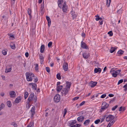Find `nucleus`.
<instances>
[{
  "label": "nucleus",
  "instance_id": "de8ad7c7",
  "mask_svg": "<svg viewBox=\"0 0 127 127\" xmlns=\"http://www.w3.org/2000/svg\"><path fill=\"white\" fill-rule=\"evenodd\" d=\"M108 34H109L110 36H111L113 35V33L111 31H110L108 32Z\"/></svg>",
  "mask_w": 127,
  "mask_h": 127
},
{
  "label": "nucleus",
  "instance_id": "69168bd1",
  "mask_svg": "<svg viewBox=\"0 0 127 127\" xmlns=\"http://www.w3.org/2000/svg\"><path fill=\"white\" fill-rule=\"evenodd\" d=\"M34 81L35 82H36L38 81V79L37 77H35L34 78Z\"/></svg>",
  "mask_w": 127,
  "mask_h": 127
},
{
  "label": "nucleus",
  "instance_id": "8fccbe9b",
  "mask_svg": "<svg viewBox=\"0 0 127 127\" xmlns=\"http://www.w3.org/2000/svg\"><path fill=\"white\" fill-rule=\"evenodd\" d=\"M115 121L114 120H113L112 122L111 121H110L109 123L110 124L111 126L115 123Z\"/></svg>",
  "mask_w": 127,
  "mask_h": 127
},
{
  "label": "nucleus",
  "instance_id": "423d86ee",
  "mask_svg": "<svg viewBox=\"0 0 127 127\" xmlns=\"http://www.w3.org/2000/svg\"><path fill=\"white\" fill-rule=\"evenodd\" d=\"M67 9V7L66 6V2H65L64 3L63 7H62V10L63 12H65L66 11Z\"/></svg>",
  "mask_w": 127,
  "mask_h": 127
},
{
  "label": "nucleus",
  "instance_id": "cd10ccee",
  "mask_svg": "<svg viewBox=\"0 0 127 127\" xmlns=\"http://www.w3.org/2000/svg\"><path fill=\"white\" fill-rule=\"evenodd\" d=\"M10 46L11 48L13 49H14L15 48V45L11 43H10Z\"/></svg>",
  "mask_w": 127,
  "mask_h": 127
},
{
  "label": "nucleus",
  "instance_id": "f257e3e1",
  "mask_svg": "<svg viewBox=\"0 0 127 127\" xmlns=\"http://www.w3.org/2000/svg\"><path fill=\"white\" fill-rule=\"evenodd\" d=\"M112 68L110 71V73L113 76L115 77L117 76L118 74H119V73L121 71L120 69L117 70L116 71H114V70Z\"/></svg>",
  "mask_w": 127,
  "mask_h": 127
},
{
  "label": "nucleus",
  "instance_id": "c03bdc74",
  "mask_svg": "<svg viewBox=\"0 0 127 127\" xmlns=\"http://www.w3.org/2000/svg\"><path fill=\"white\" fill-rule=\"evenodd\" d=\"M100 119H97L95 121V123L96 124H98L100 122Z\"/></svg>",
  "mask_w": 127,
  "mask_h": 127
},
{
  "label": "nucleus",
  "instance_id": "bb28decb",
  "mask_svg": "<svg viewBox=\"0 0 127 127\" xmlns=\"http://www.w3.org/2000/svg\"><path fill=\"white\" fill-rule=\"evenodd\" d=\"M90 122V120H87L85 121L84 122V124L85 126H86L88 125L89 123Z\"/></svg>",
  "mask_w": 127,
  "mask_h": 127
},
{
  "label": "nucleus",
  "instance_id": "c9c22d12",
  "mask_svg": "<svg viewBox=\"0 0 127 127\" xmlns=\"http://www.w3.org/2000/svg\"><path fill=\"white\" fill-rule=\"evenodd\" d=\"M7 104L8 106L9 107H11V102L9 101H8L7 102Z\"/></svg>",
  "mask_w": 127,
  "mask_h": 127
},
{
  "label": "nucleus",
  "instance_id": "7ed1b4c3",
  "mask_svg": "<svg viewBox=\"0 0 127 127\" xmlns=\"http://www.w3.org/2000/svg\"><path fill=\"white\" fill-rule=\"evenodd\" d=\"M60 95L58 94H57L54 96V100L55 102L57 103L60 100Z\"/></svg>",
  "mask_w": 127,
  "mask_h": 127
},
{
  "label": "nucleus",
  "instance_id": "39448f33",
  "mask_svg": "<svg viewBox=\"0 0 127 127\" xmlns=\"http://www.w3.org/2000/svg\"><path fill=\"white\" fill-rule=\"evenodd\" d=\"M109 105L105 102L102 103L101 107V109L103 110L107 108L108 106Z\"/></svg>",
  "mask_w": 127,
  "mask_h": 127
},
{
  "label": "nucleus",
  "instance_id": "864d4df0",
  "mask_svg": "<svg viewBox=\"0 0 127 127\" xmlns=\"http://www.w3.org/2000/svg\"><path fill=\"white\" fill-rule=\"evenodd\" d=\"M123 88H125L124 90L125 91H126L127 90V84L123 86Z\"/></svg>",
  "mask_w": 127,
  "mask_h": 127
},
{
  "label": "nucleus",
  "instance_id": "e433bc0d",
  "mask_svg": "<svg viewBox=\"0 0 127 127\" xmlns=\"http://www.w3.org/2000/svg\"><path fill=\"white\" fill-rule=\"evenodd\" d=\"M57 79L59 80H60L61 79V74L60 73H58L57 75Z\"/></svg>",
  "mask_w": 127,
  "mask_h": 127
},
{
  "label": "nucleus",
  "instance_id": "4468645a",
  "mask_svg": "<svg viewBox=\"0 0 127 127\" xmlns=\"http://www.w3.org/2000/svg\"><path fill=\"white\" fill-rule=\"evenodd\" d=\"M46 19L48 22V25L49 27H50L51 24V20L50 17L47 16H46Z\"/></svg>",
  "mask_w": 127,
  "mask_h": 127
},
{
  "label": "nucleus",
  "instance_id": "aec40b11",
  "mask_svg": "<svg viewBox=\"0 0 127 127\" xmlns=\"http://www.w3.org/2000/svg\"><path fill=\"white\" fill-rule=\"evenodd\" d=\"M83 56L84 59H86L89 57V55L88 54L84 53H83Z\"/></svg>",
  "mask_w": 127,
  "mask_h": 127
},
{
  "label": "nucleus",
  "instance_id": "5fc2aeb1",
  "mask_svg": "<svg viewBox=\"0 0 127 127\" xmlns=\"http://www.w3.org/2000/svg\"><path fill=\"white\" fill-rule=\"evenodd\" d=\"M31 32L32 34H34L35 33L34 29H32L31 30Z\"/></svg>",
  "mask_w": 127,
  "mask_h": 127
},
{
  "label": "nucleus",
  "instance_id": "20e7f679",
  "mask_svg": "<svg viewBox=\"0 0 127 127\" xmlns=\"http://www.w3.org/2000/svg\"><path fill=\"white\" fill-rule=\"evenodd\" d=\"M69 90V89H68L65 88H64L61 92L62 95L65 96L68 93Z\"/></svg>",
  "mask_w": 127,
  "mask_h": 127
},
{
  "label": "nucleus",
  "instance_id": "9d476101",
  "mask_svg": "<svg viewBox=\"0 0 127 127\" xmlns=\"http://www.w3.org/2000/svg\"><path fill=\"white\" fill-rule=\"evenodd\" d=\"M81 47L83 48L88 49V47L86 46V43L83 41L81 42Z\"/></svg>",
  "mask_w": 127,
  "mask_h": 127
},
{
  "label": "nucleus",
  "instance_id": "7c9ffc66",
  "mask_svg": "<svg viewBox=\"0 0 127 127\" xmlns=\"http://www.w3.org/2000/svg\"><path fill=\"white\" fill-rule=\"evenodd\" d=\"M8 35L9 36V38L10 37L11 38L10 39H14V35H13L12 34H8Z\"/></svg>",
  "mask_w": 127,
  "mask_h": 127
},
{
  "label": "nucleus",
  "instance_id": "1a4fd4ad",
  "mask_svg": "<svg viewBox=\"0 0 127 127\" xmlns=\"http://www.w3.org/2000/svg\"><path fill=\"white\" fill-rule=\"evenodd\" d=\"M97 84V82H94L91 81L90 82L89 84L90 86L92 87H94Z\"/></svg>",
  "mask_w": 127,
  "mask_h": 127
},
{
  "label": "nucleus",
  "instance_id": "58836bf2",
  "mask_svg": "<svg viewBox=\"0 0 127 127\" xmlns=\"http://www.w3.org/2000/svg\"><path fill=\"white\" fill-rule=\"evenodd\" d=\"M31 10L29 8H28L27 10V13L28 14H29V15H30V14H31Z\"/></svg>",
  "mask_w": 127,
  "mask_h": 127
},
{
  "label": "nucleus",
  "instance_id": "473e14b6",
  "mask_svg": "<svg viewBox=\"0 0 127 127\" xmlns=\"http://www.w3.org/2000/svg\"><path fill=\"white\" fill-rule=\"evenodd\" d=\"M44 5H43V7H41L40 8V13L41 14V15H43V8H44Z\"/></svg>",
  "mask_w": 127,
  "mask_h": 127
},
{
  "label": "nucleus",
  "instance_id": "c85d7f7f",
  "mask_svg": "<svg viewBox=\"0 0 127 127\" xmlns=\"http://www.w3.org/2000/svg\"><path fill=\"white\" fill-rule=\"evenodd\" d=\"M124 51H123L120 50L117 53L119 54L118 56H120L122 55L124 53Z\"/></svg>",
  "mask_w": 127,
  "mask_h": 127
},
{
  "label": "nucleus",
  "instance_id": "0eeeda50",
  "mask_svg": "<svg viewBox=\"0 0 127 127\" xmlns=\"http://www.w3.org/2000/svg\"><path fill=\"white\" fill-rule=\"evenodd\" d=\"M63 67L64 71H66L68 69V64L67 63L64 62L63 64Z\"/></svg>",
  "mask_w": 127,
  "mask_h": 127
},
{
  "label": "nucleus",
  "instance_id": "a878e982",
  "mask_svg": "<svg viewBox=\"0 0 127 127\" xmlns=\"http://www.w3.org/2000/svg\"><path fill=\"white\" fill-rule=\"evenodd\" d=\"M44 50V45H42L41 46L40 52L41 53L43 52Z\"/></svg>",
  "mask_w": 127,
  "mask_h": 127
},
{
  "label": "nucleus",
  "instance_id": "2eb2a0df",
  "mask_svg": "<svg viewBox=\"0 0 127 127\" xmlns=\"http://www.w3.org/2000/svg\"><path fill=\"white\" fill-rule=\"evenodd\" d=\"M66 85L65 88L68 89H69L71 85V83L70 82L67 81L66 82Z\"/></svg>",
  "mask_w": 127,
  "mask_h": 127
},
{
  "label": "nucleus",
  "instance_id": "f8f14e48",
  "mask_svg": "<svg viewBox=\"0 0 127 127\" xmlns=\"http://www.w3.org/2000/svg\"><path fill=\"white\" fill-rule=\"evenodd\" d=\"M34 96V94L33 93H31L29 95V98H28V100L29 101H31L33 99V97Z\"/></svg>",
  "mask_w": 127,
  "mask_h": 127
},
{
  "label": "nucleus",
  "instance_id": "4be33fe9",
  "mask_svg": "<svg viewBox=\"0 0 127 127\" xmlns=\"http://www.w3.org/2000/svg\"><path fill=\"white\" fill-rule=\"evenodd\" d=\"M63 88L62 86H57L56 89V90L58 92H60Z\"/></svg>",
  "mask_w": 127,
  "mask_h": 127
},
{
  "label": "nucleus",
  "instance_id": "2f4dec72",
  "mask_svg": "<svg viewBox=\"0 0 127 127\" xmlns=\"http://www.w3.org/2000/svg\"><path fill=\"white\" fill-rule=\"evenodd\" d=\"M26 77L28 81H31L32 80V79L31 76H29V77L28 76V77Z\"/></svg>",
  "mask_w": 127,
  "mask_h": 127
},
{
  "label": "nucleus",
  "instance_id": "393cba45",
  "mask_svg": "<svg viewBox=\"0 0 127 127\" xmlns=\"http://www.w3.org/2000/svg\"><path fill=\"white\" fill-rule=\"evenodd\" d=\"M7 67L8 66L6 67L5 70V72L6 73L10 72L11 70V68L10 66L9 68H8Z\"/></svg>",
  "mask_w": 127,
  "mask_h": 127
},
{
  "label": "nucleus",
  "instance_id": "f3484780",
  "mask_svg": "<svg viewBox=\"0 0 127 127\" xmlns=\"http://www.w3.org/2000/svg\"><path fill=\"white\" fill-rule=\"evenodd\" d=\"M26 77H29V76L32 77L34 76V75L32 73H29V72H27L26 73Z\"/></svg>",
  "mask_w": 127,
  "mask_h": 127
},
{
  "label": "nucleus",
  "instance_id": "13d9d810",
  "mask_svg": "<svg viewBox=\"0 0 127 127\" xmlns=\"http://www.w3.org/2000/svg\"><path fill=\"white\" fill-rule=\"evenodd\" d=\"M64 113L63 115V117H64L65 116V115L66 114L67 112V110L66 109H65L64 110Z\"/></svg>",
  "mask_w": 127,
  "mask_h": 127
},
{
  "label": "nucleus",
  "instance_id": "e2e57ef3",
  "mask_svg": "<svg viewBox=\"0 0 127 127\" xmlns=\"http://www.w3.org/2000/svg\"><path fill=\"white\" fill-rule=\"evenodd\" d=\"M2 20L3 19L4 20H6V16H2Z\"/></svg>",
  "mask_w": 127,
  "mask_h": 127
},
{
  "label": "nucleus",
  "instance_id": "ea45409f",
  "mask_svg": "<svg viewBox=\"0 0 127 127\" xmlns=\"http://www.w3.org/2000/svg\"><path fill=\"white\" fill-rule=\"evenodd\" d=\"M76 121H72L70 122V123L69 124L70 126H71L73 125L74 124L76 123Z\"/></svg>",
  "mask_w": 127,
  "mask_h": 127
},
{
  "label": "nucleus",
  "instance_id": "4d7b16f0",
  "mask_svg": "<svg viewBox=\"0 0 127 127\" xmlns=\"http://www.w3.org/2000/svg\"><path fill=\"white\" fill-rule=\"evenodd\" d=\"M79 98V97L78 96L76 97H75L74 98H73L72 99V100H73L74 101V100H75Z\"/></svg>",
  "mask_w": 127,
  "mask_h": 127
},
{
  "label": "nucleus",
  "instance_id": "052dcab7",
  "mask_svg": "<svg viewBox=\"0 0 127 127\" xmlns=\"http://www.w3.org/2000/svg\"><path fill=\"white\" fill-rule=\"evenodd\" d=\"M76 15L75 14H74L72 16L73 19H74L76 17Z\"/></svg>",
  "mask_w": 127,
  "mask_h": 127
},
{
  "label": "nucleus",
  "instance_id": "680f3d73",
  "mask_svg": "<svg viewBox=\"0 0 127 127\" xmlns=\"http://www.w3.org/2000/svg\"><path fill=\"white\" fill-rule=\"evenodd\" d=\"M85 103V101H83L82 103H81L80 104V106H81L82 105H83Z\"/></svg>",
  "mask_w": 127,
  "mask_h": 127
},
{
  "label": "nucleus",
  "instance_id": "5701e85b",
  "mask_svg": "<svg viewBox=\"0 0 127 127\" xmlns=\"http://www.w3.org/2000/svg\"><path fill=\"white\" fill-rule=\"evenodd\" d=\"M31 111L32 113V116H33L35 113V107L33 106L32 108Z\"/></svg>",
  "mask_w": 127,
  "mask_h": 127
},
{
  "label": "nucleus",
  "instance_id": "49530a36",
  "mask_svg": "<svg viewBox=\"0 0 127 127\" xmlns=\"http://www.w3.org/2000/svg\"><path fill=\"white\" fill-rule=\"evenodd\" d=\"M52 42H49L48 44V47H50L52 45Z\"/></svg>",
  "mask_w": 127,
  "mask_h": 127
},
{
  "label": "nucleus",
  "instance_id": "6e6d98bb",
  "mask_svg": "<svg viewBox=\"0 0 127 127\" xmlns=\"http://www.w3.org/2000/svg\"><path fill=\"white\" fill-rule=\"evenodd\" d=\"M123 82V80L122 79H121L119 80L118 83V84H119L121 83H122Z\"/></svg>",
  "mask_w": 127,
  "mask_h": 127
},
{
  "label": "nucleus",
  "instance_id": "f704fd0d",
  "mask_svg": "<svg viewBox=\"0 0 127 127\" xmlns=\"http://www.w3.org/2000/svg\"><path fill=\"white\" fill-rule=\"evenodd\" d=\"M111 0H107L106 5L107 6L109 7L110 6Z\"/></svg>",
  "mask_w": 127,
  "mask_h": 127
},
{
  "label": "nucleus",
  "instance_id": "6ab92c4d",
  "mask_svg": "<svg viewBox=\"0 0 127 127\" xmlns=\"http://www.w3.org/2000/svg\"><path fill=\"white\" fill-rule=\"evenodd\" d=\"M84 118V117L82 116L78 117L77 118V120L79 122H81Z\"/></svg>",
  "mask_w": 127,
  "mask_h": 127
},
{
  "label": "nucleus",
  "instance_id": "bf43d9fd",
  "mask_svg": "<svg viewBox=\"0 0 127 127\" xmlns=\"http://www.w3.org/2000/svg\"><path fill=\"white\" fill-rule=\"evenodd\" d=\"M106 96V95L105 94H103L101 96V98H105Z\"/></svg>",
  "mask_w": 127,
  "mask_h": 127
},
{
  "label": "nucleus",
  "instance_id": "ddd939ff",
  "mask_svg": "<svg viewBox=\"0 0 127 127\" xmlns=\"http://www.w3.org/2000/svg\"><path fill=\"white\" fill-rule=\"evenodd\" d=\"M29 85H31L32 86V88L34 89L35 90H36V87H37V85L35 83H31L29 84Z\"/></svg>",
  "mask_w": 127,
  "mask_h": 127
},
{
  "label": "nucleus",
  "instance_id": "37998d69",
  "mask_svg": "<svg viewBox=\"0 0 127 127\" xmlns=\"http://www.w3.org/2000/svg\"><path fill=\"white\" fill-rule=\"evenodd\" d=\"M2 54L4 55H6L7 54L6 51L4 50L2 51Z\"/></svg>",
  "mask_w": 127,
  "mask_h": 127
},
{
  "label": "nucleus",
  "instance_id": "09e8293b",
  "mask_svg": "<svg viewBox=\"0 0 127 127\" xmlns=\"http://www.w3.org/2000/svg\"><path fill=\"white\" fill-rule=\"evenodd\" d=\"M118 105H116L115 106H114L113 107L112 109V111H114V110H115V109L117 108V107H118Z\"/></svg>",
  "mask_w": 127,
  "mask_h": 127
},
{
  "label": "nucleus",
  "instance_id": "412c9836",
  "mask_svg": "<svg viewBox=\"0 0 127 127\" xmlns=\"http://www.w3.org/2000/svg\"><path fill=\"white\" fill-rule=\"evenodd\" d=\"M117 47H111V49H110V52L111 53H112L115 51V50L117 49Z\"/></svg>",
  "mask_w": 127,
  "mask_h": 127
},
{
  "label": "nucleus",
  "instance_id": "b1692460",
  "mask_svg": "<svg viewBox=\"0 0 127 127\" xmlns=\"http://www.w3.org/2000/svg\"><path fill=\"white\" fill-rule=\"evenodd\" d=\"M63 0H58V4L59 6L61 8L62 6L61 3L63 2Z\"/></svg>",
  "mask_w": 127,
  "mask_h": 127
},
{
  "label": "nucleus",
  "instance_id": "3c124183",
  "mask_svg": "<svg viewBox=\"0 0 127 127\" xmlns=\"http://www.w3.org/2000/svg\"><path fill=\"white\" fill-rule=\"evenodd\" d=\"M46 70L48 73H49L50 72V69L49 67H46Z\"/></svg>",
  "mask_w": 127,
  "mask_h": 127
},
{
  "label": "nucleus",
  "instance_id": "774afa93",
  "mask_svg": "<svg viewBox=\"0 0 127 127\" xmlns=\"http://www.w3.org/2000/svg\"><path fill=\"white\" fill-rule=\"evenodd\" d=\"M85 34L83 32V33H82V36L83 37H85Z\"/></svg>",
  "mask_w": 127,
  "mask_h": 127
},
{
  "label": "nucleus",
  "instance_id": "79ce46f5",
  "mask_svg": "<svg viewBox=\"0 0 127 127\" xmlns=\"http://www.w3.org/2000/svg\"><path fill=\"white\" fill-rule=\"evenodd\" d=\"M30 106V105L29 102L27 103L26 104V108L28 109Z\"/></svg>",
  "mask_w": 127,
  "mask_h": 127
},
{
  "label": "nucleus",
  "instance_id": "603ef678",
  "mask_svg": "<svg viewBox=\"0 0 127 127\" xmlns=\"http://www.w3.org/2000/svg\"><path fill=\"white\" fill-rule=\"evenodd\" d=\"M35 69L36 70H37L38 69V65L37 64H36L35 65Z\"/></svg>",
  "mask_w": 127,
  "mask_h": 127
},
{
  "label": "nucleus",
  "instance_id": "c756f323",
  "mask_svg": "<svg viewBox=\"0 0 127 127\" xmlns=\"http://www.w3.org/2000/svg\"><path fill=\"white\" fill-rule=\"evenodd\" d=\"M106 117V115H104L101 118H100V119L101 120L100 121V122L101 123H102L104 121Z\"/></svg>",
  "mask_w": 127,
  "mask_h": 127
},
{
  "label": "nucleus",
  "instance_id": "a19ab883",
  "mask_svg": "<svg viewBox=\"0 0 127 127\" xmlns=\"http://www.w3.org/2000/svg\"><path fill=\"white\" fill-rule=\"evenodd\" d=\"M4 104L3 103L1 104L0 105V111L4 107Z\"/></svg>",
  "mask_w": 127,
  "mask_h": 127
},
{
  "label": "nucleus",
  "instance_id": "72a5a7b5",
  "mask_svg": "<svg viewBox=\"0 0 127 127\" xmlns=\"http://www.w3.org/2000/svg\"><path fill=\"white\" fill-rule=\"evenodd\" d=\"M125 110V107H123L122 106L121 107L119 108V111H124Z\"/></svg>",
  "mask_w": 127,
  "mask_h": 127
},
{
  "label": "nucleus",
  "instance_id": "0e129e2a",
  "mask_svg": "<svg viewBox=\"0 0 127 127\" xmlns=\"http://www.w3.org/2000/svg\"><path fill=\"white\" fill-rule=\"evenodd\" d=\"M114 96V95L112 94H109L108 95V96L110 97H113Z\"/></svg>",
  "mask_w": 127,
  "mask_h": 127
},
{
  "label": "nucleus",
  "instance_id": "a211bd4d",
  "mask_svg": "<svg viewBox=\"0 0 127 127\" xmlns=\"http://www.w3.org/2000/svg\"><path fill=\"white\" fill-rule=\"evenodd\" d=\"M101 69L100 68H95L94 69V72L95 73H97L98 72L99 73L101 72Z\"/></svg>",
  "mask_w": 127,
  "mask_h": 127
},
{
  "label": "nucleus",
  "instance_id": "9b49d317",
  "mask_svg": "<svg viewBox=\"0 0 127 127\" xmlns=\"http://www.w3.org/2000/svg\"><path fill=\"white\" fill-rule=\"evenodd\" d=\"M39 58L40 60V64H43L44 60V57L42 54H39Z\"/></svg>",
  "mask_w": 127,
  "mask_h": 127
},
{
  "label": "nucleus",
  "instance_id": "338daca9",
  "mask_svg": "<svg viewBox=\"0 0 127 127\" xmlns=\"http://www.w3.org/2000/svg\"><path fill=\"white\" fill-rule=\"evenodd\" d=\"M25 55L26 57H28L29 55V53L28 52H26L25 54Z\"/></svg>",
  "mask_w": 127,
  "mask_h": 127
},
{
  "label": "nucleus",
  "instance_id": "dca6fc26",
  "mask_svg": "<svg viewBox=\"0 0 127 127\" xmlns=\"http://www.w3.org/2000/svg\"><path fill=\"white\" fill-rule=\"evenodd\" d=\"M21 100V96H19L15 100V102L17 103L19 102Z\"/></svg>",
  "mask_w": 127,
  "mask_h": 127
},
{
  "label": "nucleus",
  "instance_id": "f03ea898",
  "mask_svg": "<svg viewBox=\"0 0 127 127\" xmlns=\"http://www.w3.org/2000/svg\"><path fill=\"white\" fill-rule=\"evenodd\" d=\"M115 117L113 115H109L107 117L106 119V121L108 122L109 121H111L114 120Z\"/></svg>",
  "mask_w": 127,
  "mask_h": 127
},
{
  "label": "nucleus",
  "instance_id": "a18cd8bd",
  "mask_svg": "<svg viewBox=\"0 0 127 127\" xmlns=\"http://www.w3.org/2000/svg\"><path fill=\"white\" fill-rule=\"evenodd\" d=\"M33 124L32 123H31L30 124L28 125L27 127H33Z\"/></svg>",
  "mask_w": 127,
  "mask_h": 127
},
{
  "label": "nucleus",
  "instance_id": "6e6552de",
  "mask_svg": "<svg viewBox=\"0 0 127 127\" xmlns=\"http://www.w3.org/2000/svg\"><path fill=\"white\" fill-rule=\"evenodd\" d=\"M9 94L11 97H14L15 96L16 94L15 92L13 91L10 92Z\"/></svg>",
  "mask_w": 127,
  "mask_h": 127
},
{
  "label": "nucleus",
  "instance_id": "4c0bfd02",
  "mask_svg": "<svg viewBox=\"0 0 127 127\" xmlns=\"http://www.w3.org/2000/svg\"><path fill=\"white\" fill-rule=\"evenodd\" d=\"M28 95V93L27 92H25L24 94V98L25 99H26Z\"/></svg>",
  "mask_w": 127,
  "mask_h": 127
}]
</instances>
